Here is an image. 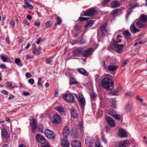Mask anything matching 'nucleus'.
I'll use <instances>...</instances> for the list:
<instances>
[{
	"instance_id": "nucleus-54",
	"label": "nucleus",
	"mask_w": 147,
	"mask_h": 147,
	"mask_svg": "<svg viewBox=\"0 0 147 147\" xmlns=\"http://www.w3.org/2000/svg\"><path fill=\"white\" fill-rule=\"evenodd\" d=\"M99 76L98 75H97L96 76V78L95 79L96 82V84H98V81L100 80Z\"/></svg>"
},
{
	"instance_id": "nucleus-56",
	"label": "nucleus",
	"mask_w": 147,
	"mask_h": 147,
	"mask_svg": "<svg viewBox=\"0 0 147 147\" xmlns=\"http://www.w3.org/2000/svg\"><path fill=\"white\" fill-rule=\"evenodd\" d=\"M1 92L5 95H7L8 93V92L7 91L4 90H2L1 91Z\"/></svg>"
},
{
	"instance_id": "nucleus-19",
	"label": "nucleus",
	"mask_w": 147,
	"mask_h": 147,
	"mask_svg": "<svg viewBox=\"0 0 147 147\" xmlns=\"http://www.w3.org/2000/svg\"><path fill=\"white\" fill-rule=\"evenodd\" d=\"M63 132L64 136L67 137V136L69 135L70 132L69 128L67 126H65L63 128Z\"/></svg>"
},
{
	"instance_id": "nucleus-1",
	"label": "nucleus",
	"mask_w": 147,
	"mask_h": 147,
	"mask_svg": "<svg viewBox=\"0 0 147 147\" xmlns=\"http://www.w3.org/2000/svg\"><path fill=\"white\" fill-rule=\"evenodd\" d=\"M102 86L103 88L109 90H111L113 89V82L110 78L108 77L104 78L102 80Z\"/></svg>"
},
{
	"instance_id": "nucleus-28",
	"label": "nucleus",
	"mask_w": 147,
	"mask_h": 147,
	"mask_svg": "<svg viewBox=\"0 0 147 147\" xmlns=\"http://www.w3.org/2000/svg\"><path fill=\"white\" fill-rule=\"evenodd\" d=\"M71 113L72 117L74 118H77L78 117V114L76 110L72 108L71 110Z\"/></svg>"
},
{
	"instance_id": "nucleus-14",
	"label": "nucleus",
	"mask_w": 147,
	"mask_h": 147,
	"mask_svg": "<svg viewBox=\"0 0 147 147\" xmlns=\"http://www.w3.org/2000/svg\"><path fill=\"white\" fill-rule=\"evenodd\" d=\"M30 124L32 127V130L33 132H35L36 129V120L33 119H32L30 120Z\"/></svg>"
},
{
	"instance_id": "nucleus-36",
	"label": "nucleus",
	"mask_w": 147,
	"mask_h": 147,
	"mask_svg": "<svg viewBox=\"0 0 147 147\" xmlns=\"http://www.w3.org/2000/svg\"><path fill=\"white\" fill-rule=\"evenodd\" d=\"M55 19L57 20V22L55 24V25L56 26L58 25H59L60 24V23L61 22V20L60 17L59 16H57L56 17Z\"/></svg>"
},
{
	"instance_id": "nucleus-62",
	"label": "nucleus",
	"mask_w": 147,
	"mask_h": 147,
	"mask_svg": "<svg viewBox=\"0 0 147 147\" xmlns=\"http://www.w3.org/2000/svg\"><path fill=\"white\" fill-rule=\"evenodd\" d=\"M15 21L12 20L10 22V24L11 25V26L13 27L15 25Z\"/></svg>"
},
{
	"instance_id": "nucleus-44",
	"label": "nucleus",
	"mask_w": 147,
	"mask_h": 147,
	"mask_svg": "<svg viewBox=\"0 0 147 147\" xmlns=\"http://www.w3.org/2000/svg\"><path fill=\"white\" fill-rule=\"evenodd\" d=\"M45 25L47 27H49L51 26L52 25L51 24L50 21H48L46 22L45 23Z\"/></svg>"
},
{
	"instance_id": "nucleus-59",
	"label": "nucleus",
	"mask_w": 147,
	"mask_h": 147,
	"mask_svg": "<svg viewBox=\"0 0 147 147\" xmlns=\"http://www.w3.org/2000/svg\"><path fill=\"white\" fill-rule=\"evenodd\" d=\"M26 76L27 78H29L31 77V75L30 73L27 72L26 74Z\"/></svg>"
},
{
	"instance_id": "nucleus-45",
	"label": "nucleus",
	"mask_w": 147,
	"mask_h": 147,
	"mask_svg": "<svg viewBox=\"0 0 147 147\" xmlns=\"http://www.w3.org/2000/svg\"><path fill=\"white\" fill-rule=\"evenodd\" d=\"M128 62V60H124L122 62L121 64V66L122 67H123L126 65Z\"/></svg>"
},
{
	"instance_id": "nucleus-48",
	"label": "nucleus",
	"mask_w": 147,
	"mask_h": 147,
	"mask_svg": "<svg viewBox=\"0 0 147 147\" xmlns=\"http://www.w3.org/2000/svg\"><path fill=\"white\" fill-rule=\"evenodd\" d=\"M41 78H39L38 81V84L39 85L40 87H42V84L41 83Z\"/></svg>"
},
{
	"instance_id": "nucleus-30",
	"label": "nucleus",
	"mask_w": 147,
	"mask_h": 147,
	"mask_svg": "<svg viewBox=\"0 0 147 147\" xmlns=\"http://www.w3.org/2000/svg\"><path fill=\"white\" fill-rule=\"evenodd\" d=\"M7 87L9 89H11L15 86V84L12 82H9L7 84Z\"/></svg>"
},
{
	"instance_id": "nucleus-7",
	"label": "nucleus",
	"mask_w": 147,
	"mask_h": 147,
	"mask_svg": "<svg viewBox=\"0 0 147 147\" xmlns=\"http://www.w3.org/2000/svg\"><path fill=\"white\" fill-rule=\"evenodd\" d=\"M96 12L94 8H91L88 9L85 12L83 15L86 16H92L96 15Z\"/></svg>"
},
{
	"instance_id": "nucleus-26",
	"label": "nucleus",
	"mask_w": 147,
	"mask_h": 147,
	"mask_svg": "<svg viewBox=\"0 0 147 147\" xmlns=\"http://www.w3.org/2000/svg\"><path fill=\"white\" fill-rule=\"evenodd\" d=\"M119 3L118 1H113L111 3V7L113 8L117 7H119Z\"/></svg>"
},
{
	"instance_id": "nucleus-43",
	"label": "nucleus",
	"mask_w": 147,
	"mask_h": 147,
	"mask_svg": "<svg viewBox=\"0 0 147 147\" xmlns=\"http://www.w3.org/2000/svg\"><path fill=\"white\" fill-rule=\"evenodd\" d=\"M110 1L111 0H104L103 1L102 5L103 6H105V5L109 4Z\"/></svg>"
},
{
	"instance_id": "nucleus-10",
	"label": "nucleus",
	"mask_w": 147,
	"mask_h": 147,
	"mask_svg": "<svg viewBox=\"0 0 147 147\" xmlns=\"http://www.w3.org/2000/svg\"><path fill=\"white\" fill-rule=\"evenodd\" d=\"M136 26L138 28L137 24L135 21L132 23L130 27V31L132 33H135L139 31V29L136 28Z\"/></svg>"
},
{
	"instance_id": "nucleus-29",
	"label": "nucleus",
	"mask_w": 147,
	"mask_h": 147,
	"mask_svg": "<svg viewBox=\"0 0 147 147\" xmlns=\"http://www.w3.org/2000/svg\"><path fill=\"white\" fill-rule=\"evenodd\" d=\"M1 135L5 138L7 139L8 137V135L7 130L5 129H3L1 131Z\"/></svg>"
},
{
	"instance_id": "nucleus-53",
	"label": "nucleus",
	"mask_w": 147,
	"mask_h": 147,
	"mask_svg": "<svg viewBox=\"0 0 147 147\" xmlns=\"http://www.w3.org/2000/svg\"><path fill=\"white\" fill-rule=\"evenodd\" d=\"M20 62V59L19 58H17L15 59V62L16 64H18Z\"/></svg>"
},
{
	"instance_id": "nucleus-9",
	"label": "nucleus",
	"mask_w": 147,
	"mask_h": 147,
	"mask_svg": "<svg viewBox=\"0 0 147 147\" xmlns=\"http://www.w3.org/2000/svg\"><path fill=\"white\" fill-rule=\"evenodd\" d=\"M78 101L80 103L81 106L83 107L85 105V99L82 93H80L79 94Z\"/></svg>"
},
{
	"instance_id": "nucleus-11",
	"label": "nucleus",
	"mask_w": 147,
	"mask_h": 147,
	"mask_svg": "<svg viewBox=\"0 0 147 147\" xmlns=\"http://www.w3.org/2000/svg\"><path fill=\"white\" fill-rule=\"evenodd\" d=\"M115 50L117 53H121L123 51V49L124 47L123 44L118 45L116 43L114 44Z\"/></svg>"
},
{
	"instance_id": "nucleus-40",
	"label": "nucleus",
	"mask_w": 147,
	"mask_h": 147,
	"mask_svg": "<svg viewBox=\"0 0 147 147\" xmlns=\"http://www.w3.org/2000/svg\"><path fill=\"white\" fill-rule=\"evenodd\" d=\"M90 95L91 97L93 98H94L96 96V94L92 91L90 92Z\"/></svg>"
},
{
	"instance_id": "nucleus-51",
	"label": "nucleus",
	"mask_w": 147,
	"mask_h": 147,
	"mask_svg": "<svg viewBox=\"0 0 147 147\" xmlns=\"http://www.w3.org/2000/svg\"><path fill=\"white\" fill-rule=\"evenodd\" d=\"M38 130L39 131L41 132H42L43 131V127L42 125H40L38 127Z\"/></svg>"
},
{
	"instance_id": "nucleus-58",
	"label": "nucleus",
	"mask_w": 147,
	"mask_h": 147,
	"mask_svg": "<svg viewBox=\"0 0 147 147\" xmlns=\"http://www.w3.org/2000/svg\"><path fill=\"white\" fill-rule=\"evenodd\" d=\"M0 68L2 69H4L6 68V66L4 64H2L0 65Z\"/></svg>"
},
{
	"instance_id": "nucleus-33",
	"label": "nucleus",
	"mask_w": 147,
	"mask_h": 147,
	"mask_svg": "<svg viewBox=\"0 0 147 147\" xmlns=\"http://www.w3.org/2000/svg\"><path fill=\"white\" fill-rule=\"evenodd\" d=\"M33 53L34 54H35L36 55H39L40 54V51L41 50V48L40 47H39L38 49H33Z\"/></svg>"
},
{
	"instance_id": "nucleus-32",
	"label": "nucleus",
	"mask_w": 147,
	"mask_h": 147,
	"mask_svg": "<svg viewBox=\"0 0 147 147\" xmlns=\"http://www.w3.org/2000/svg\"><path fill=\"white\" fill-rule=\"evenodd\" d=\"M124 36L127 39H129L131 36V34L129 32L128 30H126L124 33Z\"/></svg>"
},
{
	"instance_id": "nucleus-3",
	"label": "nucleus",
	"mask_w": 147,
	"mask_h": 147,
	"mask_svg": "<svg viewBox=\"0 0 147 147\" xmlns=\"http://www.w3.org/2000/svg\"><path fill=\"white\" fill-rule=\"evenodd\" d=\"M62 97L63 99L69 102L72 103L75 100L74 96L70 93H65L63 94Z\"/></svg>"
},
{
	"instance_id": "nucleus-55",
	"label": "nucleus",
	"mask_w": 147,
	"mask_h": 147,
	"mask_svg": "<svg viewBox=\"0 0 147 147\" xmlns=\"http://www.w3.org/2000/svg\"><path fill=\"white\" fill-rule=\"evenodd\" d=\"M125 95H127L129 96V97H130L132 95V94L130 92H127L125 94Z\"/></svg>"
},
{
	"instance_id": "nucleus-22",
	"label": "nucleus",
	"mask_w": 147,
	"mask_h": 147,
	"mask_svg": "<svg viewBox=\"0 0 147 147\" xmlns=\"http://www.w3.org/2000/svg\"><path fill=\"white\" fill-rule=\"evenodd\" d=\"M118 134L119 136L121 137H126L127 136V134L125 132L124 129L119 130Z\"/></svg>"
},
{
	"instance_id": "nucleus-16",
	"label": "nucleus",
	"mask_w": 147,
	"mask_h": 147,
	"mask_svg": "<svg viewBox=\"0 0 147 147\" xmlns=\"http://www.w3.org/2000/svg\"><path fill=\"white\" fill-rule=\"evenodd\" d=\"M108 124L111 126H113L115 125V123L114 119L111 117L107 116L106 118Z\"/></svg>"
},
{
	"instance_id": "nucleus-23",
	"label": "nucleus",
	"mask_w": 147,
	"mask_h": 147,
	"mask_svg": "<svg viewBox=\"0 0 147 147\" xmlns=\"http://www.w3.org/2000/svg\"><path fill=\"white\" fill-rule=\"evenodd\" d=\"M77 70L81 74L86 76H88V72L83 68H78Z\"/></svg>"
},
{
	"instance_id": "nucleus-25",
	"label": "nucleus",
	"mask_w": 147,
	"mask_h": 147,
	"mask_svg": "<svg viewBox=\"0 0 147 147\" xmlns=\"http://www.w3.org/2000/svg\"><path fill=\"white\" fill-rule=\"evenodd\" d=\"M121 88L120 86H118L117 89L111 92L110 93L112 95H118V93L121 90Z\"/></svg>"
},
{
	"instance_id": "nucleus-47",
	"label": "nucleus",
	"mask_w": 147,
	"mask_h": 147,
	"mask_svg": "<svg viewBox=\"0 0 147 147\" xmlns=\"http://www.w3.org/2000/svg\"><path fill=\"white\" fill-rule=\"evenodd\" d=\"M120 37H121V36H120L119 35H118L117 36V40L116 41V42H115L116 43H117L118 42H121V40L119 39V38H120Z\"/></svg>"
},
{
	"instance_id": "nucleus-13",
	"label": "nucleus",
	"mask_w": 147,
	"mask_h": 147,
	"mask_svg": "<svg viewBox=\"0 0 147 147\" xmlns=\"http://www.w3.org/2000/svg\"><path fill=\"white\" fill-rule=\"evenodd\" d=\"M36 138L37 141L42 144H44L46 142L45 138L41 135L37 134L36 136Z\"/></svg>"
},
{
	"instance_id": "nucleus-57",
	"label": "nucleus",
	"mask_w": 147,
	"mask_h": 147,
	"mask_svg": "<svg viewBox=\"0 0 147 147\" xmlns=\"http://www.w3.org/2000/svg\"><path fill=\"white\" fill-rule=\"evenodd\" d=\"M1 59L3 62H5L7 61L6 58L4 56H1Z\"/></svg>"
},
{
	"instance_id": "nucleus-50",
	"label": "nucleus",
	"mask_w": 147,
	"mask_h": 147,
	"mask_svg": "<svg viewBox=\"0 0 147 147\" xmlns=\"http://www.w3.org/2000/svg\"><path fill=\"white\" fill-rule=\"evenodd\" d=\"M87 19V18L81 17H80L78 20H80V21H83V20H86Z\"/></svg>"
},
{
	"instance_id": "nucleus-4",
	"label": "nucleus",
	"mask_w": 147,
	"mask_h": 147,
	"mask_svg": "<svg viewBox=\"0 0 147 147\" xmlns=\"http://www.w3.org/2000/svg\"><path fill=\"white\" fill-rule=\"evenodd\" d=\"M45 136L49 139L54 140L55 138V133L48 129H47L45 130Z\"/></svg>"
},
{
	"instance_id": "nucleus-20",
	"label": "nucleus",
	"mask_w": 147,
	"mask_h": 147,
	"mask_svg": "<svg viewBox=\"0 0 147 147\" xmlns=\"http://www.w3.org/2000/svg\"><path fill=\"white\" fill-rule=\"evenodd\" d=\"M71 144L72 147H81V144L78 140H74L71 142Z\"/></svg>"
},
{
	"instance_id": "nucleus-21",
	"label": "nucleus",
	"mask_w": 147,
	"mask_h": 147,
	"mask_svg": "<svg viewBox=\"0 0 147 147\" xmlns=\"http://www.w3.org/2000/svg\"><path fill=\"white\" fill-rule=\"evenodd\" d=\"M83 49L79 48L76 49L74 51V54L76 56H80L82 55Z\"/></svg>"
},
{
	"instance_id": "nucleus-39",
	"label": "nucleus",
	"mask_w": 147,
	"mask_h": 147,
	"mask_svg": "<svg viewBox=\"0 0 147 147\" xmlns=\"http://www.w3.org/2000/svg\"><path fill=\"white\" fill-rule=\"evenodd\" d=\"M139 6V3H137L133 5H132L129 8V9H133L138 7Z\"/></svg>"
},
{
	"instance_id": "nucleus-17",
	"label": "nucleus",
	"mask_w": 147,
	"mask_h": 147,
	"mask_svg": "<svg viewBox=\"0 0 147 147\" xmlns=\"http://www.w3.org/2000/svg\"><path fill=\"white\" fill-rule=\"evenodd\" d=\"M107 25V24L105 23L104 25L102 26V36H104L107 34V29L106 27Z\"/></svg>"
},
{
	"instance_id": "nucleus-52",
	"label": "nucleus",
	"mask_w": 147,
	"mask_h": 147,
	"mask_svg": "<svg viewBox=\"0 0 147 147\" xmlns=\"http://www.w3.org/2000/svg\"><path fill=\"white\" fill-rule=\"evenodd\" d=\"M79 43L80 45H84L86 43V42L85 40H81L80 41Z\"/></svg>"
},
{
	"instance_id": "nucleus-46",
	"label": "nucleus",
	"mask_w": 147,
	"mask_h": 147,
	"mask_svg": "<svg viewBox=\"0 0 147 147\" xmlns=\"http://www.w3.org/2000/svg\"><path fill=\"white\" fill-rule=\"evenodd\" d=\"M28 82L29 83L32 85L34 84V81L33 79L30 78L28 80Z\"/></svg>"
},
{
	"instance_id": "nucleus-63",
	"label": "nucleus",
	"mask_w": 147,
	"mask_h": 147,
	"mask_svg": "<svg viewBox=\"0 0 147 147\" xmlns=\"http://www.w3.org/2000/svg\"><path fill=\"white\" fill-rule=\"evenodd\" d=\"M112 106L113 108H115L116 107V104L115 102L112 103Z\"/></svg>"
},
{
	"instance_id": "nucleus-6",
	"label": "nucleus",
	"mask_w": 147,
	"mask_h": 147,
	"mask_svg": "<svg viewBox=\"0 0 147 147\" xmlns=\"http://www.w3.org/2000/svg\"><path fill=\"white\" fill-rule=\"evenodd\" d=\"M94 51V49L91 48H89L86 49L82 52V56L86 57H89L91 55Z\"/></svg>"
},
{
	"instance_id": "nucleus-24",
	"label": "nucleus",
	"mask_w": 147,
	"mask_h": 147,
	"mask_svg": "<svg viewBox=\"0 0 147 147\" xmlns=\"http://www.w3.org/2000/svg\"><path fill=\"white\" fill-rule=\"evenodd\" d=\"M55 109L62 115H63L65 114L64 109L63 107L59 106L55 107Z\"/></svg>"
},
{
	"instance_id": "nucleus-37",
	"label": "nucleus",
	"mask_w": 147,
	"mask_h": 147,
	"mask_svg": "<svg viewBox=\"0 0 147 147\" xmlns=\"http://www.w3.org/2000/svg\"><path fill=\"white\" fill-rule=\"evenodd\" d=\"M132 107L131 106L130 104H128L126 107V111L127 112H129L130 111Z\"/></svg>"
},
{
	"instance_id": "nucleus-60",
	"label": "nucleus",
	"mask_w": 147,
	"mask_h": 147,
	"mask_svg": "<svg viewBox=\"0 0 147 147\" xmlns=\"http://www.w3.org/2000/svg\"><path fill=\"white\" fill-rule=\"evenodd\" d=\"M102 139L105 144H107V142L106 139L105 138H102Z\"/></svg>"
},
{
	"instance_id": "nucleus-49",
	"label": "nucleus",
	"mask_w": 147,
	"mask_h": 147,
	"mask_svg": "<svg viewBox=\"0 0 147 147\" xmlns=\"http://www.w3.org/2000/svg\"><path fill=\"white\" fill-rule=\"evenodd\" d=\"M81 26L78 25H76L75 26V29L77 31H79L81 28Z\"/></svg>"
},
{
	"instance_id": "nucleus-15",
	"label": "nucleus",
	"mask_w": 147,
	"mask_h": 147,
	"mask_svg": "<svg viewBox=\"0 0 147 147\" xmlns=\"http://www.w3.org/2000/svg\"><path fill=\"white\" fill-rule=\"evenodd\" d=\"M64 137L61 140V144L63 147H68L69 146V143L67 141V137Z\"/></svg>"
},
{
	"instance_id": "nucleus-64",
	"label": "nucleus",
	"mask_w": 147,
	"mask_h": 147,
	"mask_svg": "<svg viewBox=\"0 0 147 147\" xmlns=\"http://www.w3.org/2000/svg\"><path fill=\"white\" fill-rule=\"evenodd\" d=\"M22 93L24 95L26 96L28 95L29 94L28 92H23Z\"/></svg>"
},
{
	"instance_id": "nucleus-2",
	"label": "nucleus",
	"mask_w": 147,
	"mask_h": 147,
	"mask_svg": "<svg viewBox=\"0 0 147 147\" xmlns=\"http://www.w3.org/2000/svg\"><path fill=\"white\" fill-rule=\"evenodd\" d=\"M135 21L137 24L138 28L144 27L147 26V16L144 14L142 15Z\"/></svg>"
},
{
	"instance_id": "nucleus-38",
	"label": "nucleus",
	"mask_w": 147,
	"mask_h": 147,
	"mask_svg": "<svg viewBox=\"0 0 147 147\" xmlns=\"http://www.w3.org/2000/svg\"><path fill=\"white\" fill-rule=\"evenodd\" d=\"M53 57H49L46 60V62L48 64H50L51 63H52L53 61Z\"/></svg>"
},
{
	"instance_id": "nucleus-27",
	"label": "nucleus",
	"mask_w": 147,
	"mask_h": 147,
	"mask_svg": "<svg viewBox=\"0 0 147 147\" xmlns=\"http://www.w3.org/2000/svg\"><path fill=\"white\" fill-rule=\"evenodd\" d=\"M94 22L93 20H90L87 22L85 24V28L86 29L91 27L94 24Z\"/></svg>"
},
{
	"instance_id": "nucleus-31",
	"label": "nucleus",
	"mask_w": 147,
	"mask_h": 147,
	"mask_svg": "<svg viewBox=\"0 0 147 147\" xmlns=\"http://www.w3.org/2000/svg\"><path fill=\"white\" fill-rule=\"evenodd\" d=\"M127 144L125 141H122L119 142L118 145V147H127Z\"/></svg>"
},
{
	"instance_id": "nucleus-42",
	"label": "nucleus",
	"mask_w": 147,
	"mask_h": 147,
	"mask_svg": "<svg viewBox=\"0 0 147 147\" xmlns=\"http://www.w3.org/2000/svg\"><path fill=\"white\" fill-rule=\"evenodd\" d=\"M70 81L71 83L73 84H78V82L76 80H75V79L73 78H71Z\"/></svg>"
},
{
	"instance_id": "nucleus-8",
	"label": "nucleus",
	"mask_w": 147,
	"mask_h": 147,
	"mask_svg": "<svg viewBox=\"0 0 147 147\" xmlns=\"http://www.w3.org/2000/svg\"><path fill=\"white\" fill-rule=\"evenodd\" d=\"M108 113L109 115L113 116L115 119L119 120L121 119V116L117 114L115 110L111 109L108 110Z\"/></svg>"
},
{
	"instance_id": "nucleus-5",
	"label": "nucleus",
	"mask_w": 147,
	"mask_h": 147,
	"mask_svg": "<svg viewBox=\"0 0 147 147\" xmlns=\"http://www.w3.org/2000/svg\"><path fill=\"white\" fill-rule=\"evenodd\" d=\"M86 144L88 147H94V141L92 138L89 136H87L85 140Z\"/></svg>"
},
{
	"instance_id": "nucleus-12",
	"label": "nucleus",
	"mask_w": 147,
	"mask_h": 147,
	"mask_svg": "<svg viewBox=\"0 0 147 147\" xmlns=\"http://www.w3.org/2000/svg\"><path fill=\"white\" fill-rule=\"evenodd\" d=\"M61 122V118L59 115L55 114L53 116V122L56 124L60 123Z\"/></svg>"
},
{
	"instance_id": "nucleus-35",
	"label": "nucleus",
	"mask_w": 147,
	"mask_h": 147,
	"mask_svg": "<svg viewBox=\"0 0 147 147\" xmlns=\"http://www.w3.org/2000/svg\"><path fill=\"white\" fill-rule=\"evenodd\" d=\"M119 10V9H117L113 10L111 13V15L113 16H116V14L118 13Z\"/></svg>"
},
{
	"instance_id": "nucleus-18",
	"label": "nucleus",
	"mask_w": 147,
	"mask_h": 147,
	"mask_svg": "<svg viewBox=\"0 0 147 147\" xmlns=\"http://www.w3.org/2000/svg\"><path fill=\"white\" fill-rule=\"evenodd\" d=\"M118 68V66L113 65H110L107 66L108 70L111 72L116 71Z\"/></svg>"
},
{
	"instance_id": "nucleus-41",
	"label": "nucleus",
	"mask_w": 147,
	"mask_h": 147,
	"mask_svg": "<svg viewBox=\"0 0 147 147\" xmlns=\"http://www.w3.org/2000/svg\"><path fill=\"white\" fill-rule=\"evenodd\" d=\"M95 146V147H100V142L98 139L96 141Z\"/></svg>"
},
{
	"instance_id": "nucleus-61",
	"label": "nucleus",
	"mask_w": 147,
	"mask_h": 147,
	"mask_svg": "<svg viewBox=\"0 0 147 147\" xmlns=\"http://www.w3.org/2000/svg\"><path fill=\"white\" fill-rule=\"evenodd\" d=\"M23 22L24 24L27 26H28L29 24V23L28 22V21L27 20H25L23 21Z\"/></svg>"
},
{
	"instance_id": "nucleus-34",
	"label": "nucleus",
	"mask_w": 147,
	"mask_h": 147,
	"mask_svg": "<svg viewBox=\"0 0 147 147\" xmlns=\"http://www.w3.org/2000/svg\"><path fill=\"white\" fill-rule=\"evenodd\" d=\"M24 3L30 9H32L33 7L30 4V3L26 0H25L24 1Z\"/></svg>"
}]
</instances>
